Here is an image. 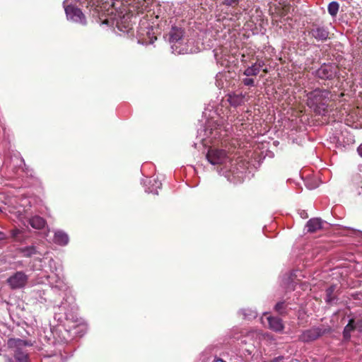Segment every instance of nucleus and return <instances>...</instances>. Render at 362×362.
I'll use <instances>...</instances> for the list:
<instances>
[{
	"label": "nucleus",
	"instance_id": "8",
	"mask_svg": "<svg viewBox=\"0 0 362 362\" xmlns=\"http://www.w3.org/2000/svg\"><path fill=\"white\" fill-rule=\"evenodd\" d=\"M326 332L325 329L320 327H312L309 329L304 331L300 336V339L304 342H309L314 341L324 334Z\"/></svg>",
	"mask_w": 362,
	"mask_h": 362
},
{
	"label": "nucleus",
	"instance_id": "26",
	"mask_svg": "<svg viewBox=\"0 0 362 362\" xmlns=\"http://www.w3.org/2000/svg\"><path fill=\"white\" fill-rule=\"evenodd\" d=\"M257 68L260 71L261 68L264 66V62L262 60H257L255 63H254Z\"/></svg>",
	"mask_w": 362,
	"mask_h": 362
},
{
	"label": "nucleus",
	"instance_id": "21",
	"mask_svg": "<svg viewBox=\"0 0 362 362\" xmlns=\"http://www.w3.org/2000/svg\"><path fill=\"white\" fill-rule=\"evenodd\" d=\"M244 318L246 320L255 319L257 316V313L251 309H244L242 310Z\"/></svg>",
	"mask_w": 362,
	"mask_h": 362
},
{
	"label": "nucleus",
	"instance_id": "27",
	"mask_svg": "<svg viewBox=\"0 0 362 362\" xmlns=\"http://www.w3.org/2000/svg\"><path fill=\"white\" fill-rule=\"evenodd\" d=\"M20 233V230L18 229H15L12 230L11 235L13 238H16L17 235Z\"/></svg>",
	"mask_w": 362,
	"mask_h": 362
},
{
	"label": "nucleus",
	"instance_id": "14",
	"mask_svg": "<svg viewBox=\"0 0 362 362\" xmlns=\"http://www.w3.org/2000/svg\"><path fill=\"white\" fill-rule=\"evenodd\" d=\"M307 230L310 233L317 231L322 228V221L320 218H311L306 224Z\"/></svg>",
	"mask_w": 362,
	"mask_h": 362
},
{
	"label": "nucleus",
	"instance_id": "36",
	"mask_svg": "<svg viewBox=\"0 0 362 362\" xmlns=\"http://www.w3.org/2000/svg\"><path fill=\"white\" fill-rule=\"evenodd\" d=\"M0 211H1V209H0Z\"/></svg>",
	"mask_w": 362,
	"mask_h": 362
},
{
	"label": "nucleus",
	"instance_id": "2",
	"mask_svg": "<svg viewBox=\"0 0 362 362\" xmlns=\"http://www.w3.org/2000/svg\"><path fill=\"white\" fill-rule=\"evenodd\" d=\"M8 346L13 349L14 358L17 362H30L28 354L25 351V347L28 344L20 339H10L8 340Z\"/></svg>",
	"mask_w": 362,
	"mask_h": 362
},
{
	"label": "nucleus",
	"instance_id": "9",
	"mask_svg": "<svg viewBox=\"0 0 362 362\" xmlns=\"http://www.w3.org/2000/svg\"><path fill=\"white\" fill-rule=\"evenodd\" d=\"M338 68L334 64H323L317 71V75L322 79H331L337 72Z\"/></svg>",
	"mask_w": 362,
	"mask_h": 362
},
{
	"label": "nucleus",
	"instance_id": "34",
	"mask_svg": "<svg viewBox=\"0 0 362 362\" xmlns=\"http://www.w3.org/2000/svg\"><path fill=\"white\" fill-rule=\"evenodd\" d=\"M261 320H262V323H264V318L263 317L261 318Z\"/></svg>",
	"mask_w": 362,
	"mask_h": 362
},
{
	"label": "nucleus",
	"instance_id": "6",
	"mask_svg": "<svg viewBox=\"0 0 362 362\" xmlns=\"http://www.w3.org/2000/svg\"><path fill=\"white\" fill-rule=\"evenodd\" d=\"M28 276L23 272H17L7 279V284L12 289L24 287L28 281Z\"/></svg>",
	"mask_w": 362,
	"mask_h": 362
},
{
	"label": "nucleus",
	"instance_id": "19",
	"mask_svg": "<svg viewBox=\"0 0 362 362\" xmlns=\"http://www.w3.org/2000/svg\"><path fill=\"white\" fill-rule=\"evenodd\" d=\"M354 329V320L353 319L350 320L348 325L344 327V337L345 339H349L351 337V332Z\"/></svg>",
	"mask_w": 362,
	"mask_h": 362
},
{
	"label": "nucleus",
	"instance_id": "20",
	"mask_svg": "<svg viewBox=\"0 0 362 362\" xmlns=\"http://www.w3.org/2000/svg\"><path fill=\"white\" fill-rule=\"evenodd\" d=\"M21 252L23 256L28 257L36 254V249L33 246L25 247L21 249Z\"/></svg>",
	"mask_w": 362,
	"mask_h": 362
},
{
	"label": "nucleus",
	"instance_id": "23",
	"mask_svg": "<svg viewBox=\"0 0 362 362\" xmlns=\"http://www.w3.org/2000/svg\"><path fill=\"white\" fill-rule=\"evenodd\" d=\"M275 310L279 314H284L286 313V305L284 302H279L275 305Z\"/></svg>",
	"mask_w": 362,
	"mask_h": 362
},
{
	"label": "nucleus",
	"instance_id": "4",
	"mask_svg": "<svg viewBox=\"0 0 362 362\" xmlns=\"http://www.w3.org/2000/svg\"><path fill=\"white\" fill-rule=\"evenodd\" d=\"M112 25H115L119 31L128 33L132 30L130 16L119 13L112 21Z\"/></svg>",
	"mask_w": 362,
	"mask_h": 362
},
{
	"label": "nucleus",
	"instance_id": "11",
	"mask_svg": "<svg viewBox=\"0 0 362 362\" xmlns=\"http://www.w3.org/2000/svg\"><path fill=\"white\" fill-rule=\"evenodd\" d=\"M312 36L318 41H324L328 38L329 31L325 27L317 26L310 30Z\"/></svg>",
	"mask_w": 362,
	"mask_h": 362
},
{
	"label": "nucleus",
	"instance_id": "15",
	"mask_svg": "<svg viewBox=\"0 0 362 362\" xmlns=\"http://www.w3.org/2000/svg\"><path fill=\"white\" fill-rule=\"evenodd\" d=\"M148 183L152 186V188L150 187L146 188V192L148 193L158 194V189L160 188L161 182L156 178H150Z\"/></svg>",
	"mask_w": 362,
	"mask_h": 362
},
{
	"label": "nucleus",
	"instance_id": "30",
	"mask_svg": "<svg viewBox=\"0 0 362 362\" xmlns=\"http://www.w3.org/2000/svg\"><path fill=\"white\" fill-rule=\"evenodd\" d=\"M214 362H226V361H224L223 360H222L221 358H217V359L214 360Z\"/></svg>",
	"mask_w": 362,
	"mask_h": 362
},
{
	"label": "nucleus",
	"instance_id": "25",
	"mask_svg": "<svg viewBox=\"0 0 362 362\" xmlns=\"http://www.w3.org/2000/svg\"><path fill=\"white\" fill-rule=\"evenodd\" d=\"M239 3V0H224L223 4L226 6H236Z\"/></svg>",
	"mask_w": 362,
	"mask_h": 362
},
{
	"label": "nucleus",
	"instance_id": "33",
	"mask_svg": "<svg viewBox=\"0 0 362 362\" xmlns=\"http://www.w3.org/2000/svg\"><path fill=\"white\" fill-rule=\"evenodd\" d=\"M263 71H264L265 73H267V69H264Z\"/></svg>",
	"mask_w": 362,
	"mask_h": 362
},
{
	"label": "nucleus",
	"instance_id": "22",
	"mask_svg": "<svg viewBox=\"0 0 362 362\" xmlns=\"http://www.w3.org/2000/svg\"><path fill=\"white\" fill-rule=\"evenodd\" d=\"M335 290V288L334 286H330L329 288H328L326 291V294H327V298H326V301L328 302V303H332L334 298L332 296V294L334 293Z\"/></svg>",
	"mask_w": 362,
	"mask_h": 362
},
{
	"label": "nucleus",
	"instance_id": "31",
	"mask_svg": "<svg viewBox=\"0 0 362 362\" xmlns=\"http://www.w3.org/2000/svg\"><path fill=\"white\" fill-rule=\"evenodd\" d=\"M308 187L309 189H313V188H315V186H313V187L308 186Z\"/></svg>",
	"mask_w": 362,
	"mask_h": 362
},
{
	"label": "nucleus",
	"instance_id": "29",
	"mask_svg": "<svg viewBox=\"0 0 362 362\" xmlns=\"http://www.w3.org/2000/svg\"><path fill=\"white\" fill-rule=\"evenodd\" d=\"M5 237L6 236H5L4 233L0 231V240H4Z\"/></svg>",
	"mask_w": 362,
	"mask_h": 362
},
{
	"label": "nucleus",
	"instance_id": "5",
	"mask_svg": "<svg viewBox=\"0 0 362 362\" xmlns=\"http://www.w3.org/2000/svg\"><path fill=\"white\" fill-rule=\"evenodd\" d=\"M206 158L212 165H218L226 163L228 157L226 151L211 148L209 150L206 154Z\"/></svg>",
	"mask_w": 362,
	"mask_h": 362
},
{
	"label": "nucleus",
	"instance_id": "10",
	"mask_svg": "<svg viewBox=\"0 0 362 362\" xmlns=\"http://www.w3.org/2000/svg\"><path fill=\"white\" fill-rule=\"evenodd\" d=\"M269 324V328L276 332H281L284 329L282 320L277 317L269 316L266 317Z\"/></svg>",
	"mask_w": 362,
	"mask_h": 362
},
{
	"label": "nucleus",
	"instance_id": "18",
	"mask_svg": "<svg viewBox=\"0 0 362 362\" xmlns=\"http://www.w3.org/2000/svg\"><path fill=\"white\" fill-rule=\"evenodd\" d=\"M339 8V5L337 1H332L328 4V13L332 16H336Z\"/></svg>",
	"mask_w": 362,
	"mask_h": 362
},
{
	"label": "nucleus",
	"instance_id": "17",
	"mask_svg": "<svg viewBox=\"0 0 362 362\" xmlns=\"http://www.w3.org/2000/svg\"><path fill=\"white\" fill-rule=\"evenodd\" d=\"M259 70L257 68L255 64L248 66L243 72V74L246 76H255L259 73Z\"/></svg>",
	"mask_w": 362,
	"mask_h": 362
},
{
	"label": "nucleus",
	"instance_id": "24",
	"mask_svg": "<svg viewBox=\"0 0 362 362\" xmlns=\"http://www.w3.org/2000/svg\"><path fill=\"white\" fill-rule=\"evenodd\" d=\"M243 83L245 86H253L255 84V81L251 78H245L243 80Z\"/></svg>",
	"mask_w": 362,
	"mask_h": 362
},
{
	"label": "nucleus",
	"instance_id": "7",
	"mask_svg": "<svg viewBox=\"0 0 362 362\" xmlns=\"http://www.w3.org/2000/svg\"><path fill=\"white\" fill-rule=\"evenodd\" d=\"M327 95L328 92L325 90L315 89L307 95V104L310 107L315 108L319 104L322 103L323 98H325Z\"/></svg>",
	"mask_w": 362,
	"mask_h": 362
},
{
	"label": "nucleus",
	"instance_id": "13",
	"mask_svg": "<svg viewBox=\"0 0 362 362\" xmlns=\"http://www.w3.org/2000/svg\"><path fill=\"white\" fill-rule=\"evenodd\" d=\"M68 235L62 230H57L54 233V242L59 245H66L69 243Z\"/></svg>",
	"mask_w": 362,
	"mask_h": 362
},
{
	"label": "nucleus",
	"instance_id": "3",
	"mask_svg": "<svg viewBox=\"0 0 362 362\" xmlns=\"http://www.w3.org/2000/svg\"><path fill=\"white\" fill-rule=\"evenodd\" d=\"M69 1L65 0L64 1V7L67 19L81 25H86V17L81 10L69 4Z\"/></svg>",
	"mask_w": 362,
	"mask_h": 362
},
{
	"label": "nucleus",
	"instance_id": "28",
	"mask_svg": "<svg viewBox=\"0 0 362 362\" xmlns=\"http://www.w3.org/2000/svg\"><path fill=\"white\" fill-rule=\"evenodd\" d=\"M358 154L362 157V144H361L357 149Z\"/></svg>",
	"mask_w": 362,
	"mask_h": 362
},
{
	"label": "nucleus",
	"instance_id": "32",
	"mask_svg": "<svg viewBox=\"0 0 362 362\" xmlns=\"http://www.w3.org/2000/svg\"><path fill=\"white\" fill-rule=\"evenodd\" d=\"M104 23L108 24L109 23V20H106Z\"/></svg>",
	"mask_w": 362,
	"mask_h": 362
},
{
	"label": "nucleus",
	"instance_id": "16",
	"mask_svg": "<svg viewBox=\"0 0 362 362\" xmlns=\"http://www.w3.org/2000/svg\"><path fill=\"white\" fill-rule=\"evenodd\" d=\"M30 226L35 229H41L45 226V221L40 216H35L29 221Z\"/></svg>",
	"mask_w": 362,
	"mask_h": 362
},
{
	"label": "nucleus",
	"instance_id": "12",
	"mask_svg": "<svg viewBox=\"0 0 362 362\" xmlns=\"http://www.w3.org/2000/svg\"><path fill=\"white\" fill-rule=\"evenodd\" d=\"M228 101L234 107L241 105L245 103V95L242 93H232L228 95Z\"/></svg>",
	"mask_w": 362,
	"mask_h": 362
},
{
	"label": "nucleus",
	"instance_id": "35",
	"mask_svg": "<svg viewBox=\"0 0 362 362\" xmlns=\"http://www.w3.org/2000/svg\"><path fill=\"white\" fill-rule=\"evenodd\" d=\"M9 361H10V362H12V361H11V359H9Z\"/></svg>",
	"mask_w": 362,
	"mask_h": 362
},
{
	"label": "nucleus",
	"instance_id": "1",
	"mask_svg": "<svg viewBox=\"0 0 362 362\" xmlns=\"http://www.w3.org/2000/svg\"><path fill=\"white\" fill-rule=\"evenodd\" d=\"M169 42L172 52L175 54H185L191 52L187 42L184 37L182 28L173 26L169 32Z\"/></svg>",
	"mask_w": 362,
	"mask_h": 362
}]
</instances>
